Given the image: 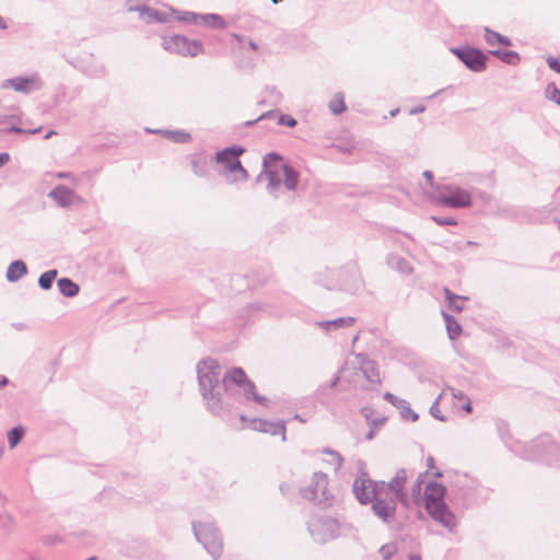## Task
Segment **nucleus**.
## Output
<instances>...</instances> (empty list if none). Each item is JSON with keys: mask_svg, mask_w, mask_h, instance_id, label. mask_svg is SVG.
Segmentation results:
<instances>
[{"mask_svg": "<svg viewBox=\"0 0 560 560\" xmlns=\"http://www.w3.org/2000/svg\"><path fill=\"white\" fill-rule=\"evenodd\" d=\"M407 472L399 469L389 482L374 481L365 472L354 479L353 493L361 504H372L374 515L385 524L396 518L397 502L407 503Z\"/></svg>", "mask_w": 560, "mask_h": 560, "instance_id": "f03ea898", "label": "nucleus"}, {"mask_svg": "<svg viewBox=\"0 0 560 560\" xmlns=\"http://www.w3.org/2000/svg\"><path fill=\"white\" fill-rule=\"evenodd\" d=\"M30 132L36 133V132H38V129L31 130Z\"/></svg>", "mask_w": 560, "mask_h": 560, "instance_id": "774afa93", "label": "nucleus"}, {"mask_svg": "<svg viewBox=\"0 0 560 560\" xmlns=\"http://www.w3.org/2000/svg\"><path fill=\"white\" fill-rule=\"evenodd\" d=\"M264 176L268 179L267 190L275 198L281 185L289 191L298 188L300 173L289 164L282 163V158L277 153H268L262 160V171L258 175L257 180Z\"/></svg>", "mask_w": 560, "mask_h": 560, "instance_id": "7ed1b4c3", "label": "nucleus"}, {"mask_svg": "<svg viewBox=\"0 0 560 560\" xmlns=\"http://www.w3.org/2000/svg\"><path fill=\"white\" fill-rule=\"evenodd\" d=\"M436 201L450 208H467L471 206V195L458 186L445 185L439 188Z\"/></svg>", "mask_w": 560, "mask_h": 560, "instance_id": "1a4fd4ad", "label": "nucleus"}, {"mask_svg": "<svg viewBox=\"0 0 560 560\" xmlns=\"http://www.w3.org/2000/svg\"><path fill=\"white\" fill-rule=\"evenodd\" d=\"M196 539L214 559L222 555L223 544L218 528L210 522L192 523Z\"/></svg>", "mask_w": 560, "mask_h": 560, "instance_id": "6e6552de", "label": "nucleus"}, {"mask_svg": "<svg viewBox=\"0 0 560 560\" xmlns=\"http://www.w3.org/2000/svg\"><path fill=\"white\" fill-rule=\"evenodd\" d=\"M339 380H340V376H336L335 380H332V382H331V387H335Z\"/></svg>", "mask_w": 560, "mask_h": 560, "instance_id": "6e6d98bb", "label": "nucleus"}, {"mask_svg": "<svg viewBox=\"0 0 560 560\" xmlns=\"http://www.w3.org/2000/svg\"><path fill=\"white\" fill-rule=\"evenodd\" d=\"M324 453L330 457L327 460V463H329L331 466H334V469L337 471L342 466V463H343L342 456L338 452H336L334 450H329V448L324 450Z\"/></svg>", "mask_w": 560, "mask_h": 560, "instance_id": "2f4dec72", "label": "nucleus"}, {"mask_svg": "<svg viewBox=\"0 0 560 560\" xmlns=\"http://www.w3.org/2000/svg\"><path fill=\"white\" fill-rule=\"evenodd\" d=\"M190 165L192 173L198 177H207L209 175L208 161L202 154L190 156Z\"/></svg>", "mask_w": 560, "mask_h": 560, "instance_id": "aec40b11", "label": "nucleus"}, {"mask_svg": "<svg viewBox=\"0 0 560 560\" xmlns=\"http://www.w3.org/2000/svg\"><path fill=\"white\" fill-rule=\"evenodd\" d=\"M279 125H284V126H288V127H295L298 121L295 118L289 116V115H280L279 117Z\"/></svg>", "mask_w": 560, "mask_h": 560, "instance_id": "4c0bfd02", "label": "nucleus"}, {"mask_svg": "<svg viewBox=\"0 0 560 560\" xmlns=\"http://www.w3.org/2000/svg\"><path fill=\"white\" fill-rule=\"evenodd\" d=\"M423 474H420L416 480V482L412 486V495L418 497L421 492V487L423 483Z\"/></svg>", "mask_w": 560, "mask_h": 560, "instance_id": "58836bf2", "label": "nucleus"}, {"mask_svg": "<svg viewBox=\"0 0 560 560\" xmlns=\"http://www.w3.org/2000/svg\"><path fill=\"white\" fill-rule=\"evenodd\" d=\"M24 431L21 427H15L8 432V442L10 448H14L22 440Z\"/></svg>", "mask_w": 560, "mask_h": 560, "instance_id": "7c9ffc66", "label": "nucleus"}, {"mask_svg": "<svg viewBox=\"0 0 560 560\" xmlns=\"http://www.w3.org/2000/svg\"><path fill=\"white\" fill-rule=\"evenodd\" d=\"M198 384L201 396L208 410L220 415L223 410L222 395L228 390L229 383L237 385L247 400L253 399L261 406H268V399L255 392V384L249 381L245 372L235 368L225 375H221V368L215 359L208 358L197 364Z\"/></svg>", "mask_w": 560, "mask_h": 560, "instance_id": "f257e3e1", "label": "nucleus"}, {"mask_svg": "<svg viewBox=\"0 0 560 560\" xmlns=\"http://www.w3.org/2000/svg\"><path fill=\"white\" fill-rule=\"evenodd\" d=\"M451 51L471 71L482 72L487 67V56L472 47L452 48Z\"/></svg>", "mask_w": 560, "mask_h": 560, "instance_id": "9b49d317", "label": "nucleus"}, {"mask_svg": "<svg viewBox=\"0 0 560 560\" xmlns=\"http://www.w3.org/2000/svg\"><path fill=\"white\" fill-rule=\"evenodd\" d=\"M398 112H399V109H398V108H397V109L392 110V112H390V116H392V117L396 116Z\"/></svg>", "mask_w": 560, "mask_h": 560, "instance_id": "052dcab7", "label": "nucleus"}, {"mask_svg": "<svg viewBox=\"0 0 560 560\" xmlns=\"http://www.w3.org/2000/svg\"><path fill=\"white\" fill-rule=\"evenodd\" d=\"M546 61L550 69L560 73V62L555 57L549 56L546 58Z\"/></svg>", "mask_w": 560, "mask_h": 560, "instance_id": "ea45409f", "label": "nucleus"}, {"mask_svg": "<svg viewBox=\"0 0 560 560\" xmlns=\"http://www.w3.org/2000/svg\"><path fill=\"white\" fill-rule=\"evenodd\" d=\"M48 197L61 208H69L84 202V199L80 195L63 185L56 186L48 192Z\"/></svg>", "mask_w": 560, "mask_h": 560, "instance_id": "ddd939ff", "label": "nucleus"}, {"mask_svg": "<svg viewBox=\"0 0 560 560\" xmlns=\"http://www.w3.org/2000/svg\"><path fill=\"white\" fill-rule=\"evenodd\" d=\"M8 132H12V133H22V132H25V130H23L22 128H20L19 126H12L8 129Z\"/></svg>", "mask_w": 560, "mask_h": 560, "instance_id": "49530a36", "label": "nucleus"}, {"mask_svg": "<svg viewBox=\"0 0 560 560\" xmlns=\"http://www.w3.org/2000/svg\"><path fill=\"white\" fill-rule=\"evenodd\" d=\"M52 133H55V132L50 131L49 133L46 135V138H49Z\"/></svg>", "mask_w": 560, "mask_h": 560, "instance_id": "338daca9", "label": "nucleus"}, {"mask_svg": "<svg viewBox=\"0 0 560 560\" xmlns=\"http://www.w3.org/2000/svg\"><path fill=\"white\" fill-rule=\"evenodd\" d=\"M424 109H425L424 106H418V107L411 108L409 114L410 115H416V114L424 112Z\"/></svg>", "mask_w": 560, "mask_h": 560, "instance_id": "de8ad7c7", "label": "nucleus"}, {"mask_svg": "<svg viewBox=\"0 0 560 560\" xmlns=\"http://www.w3.org/2000/svg\"><path fill=\"white\" fill-rule=\"evenodd\" d=\"M0 28H2V30L7 28V24L4 23V21L2 20L1 16H0Z\"/></svg>", "mask_w": 560, "mask_h": 560, "instance_id": "4d7b16f0", "label": "nucleus"}, {"mask_svg": "<svg viewBox=\"0 0 560 560\" xmlns=\"http://www.w3.org/2000/svg\"><path fill=\"white\" fill-rule=\"evenodd\" d=\"M354 322H355L354 317L348 316V317H338L332 320L317 322L316 325L319 326L320 328L329 331L331 329H339V328L351 326L354 324Z\"/></svg>", "mask_w": 560, "mask_h": 560, "instance_id": "412c9836", "label": "nucleus"}, {"mask_svg": "<svg viewBox=\"0 0 560 560\" xmlns=\"http://www.w3.org/2000/svg\"><path fill=\"white\" fill-rule=\"evenodd\" d=\"M11 120H18L15 115H0V124H7Z\"/></svg>", "mask_w": 560, "mask_h": 560, "instance_id": "79ce46f5", "label": "nucleus"}, {"mask_svg": "<svg viewBox=\"0 0 560 560\" xmlns=\"http://www.w3.org/2000/svg\"><path fill=\"white\" fill-rule=\"evenodd\" d=\"M423 176L427 178L430 185L433 184V174L430 171H424Z\"/></svg>", "mask_w": 560, "mask_h": 560, "instance_id": "09e8293b", "label": "nucleus"}, {"mask_svg": "<svg viewBox=\"0 0 560 560\" xmlns=\"http://www.w3.org/2000/svg\"><path fill=\"white\" fill-rule=\"evenodd\" d=\"M280 490L282 491V493H285L284 485L280 486Z\"/></svg>", "mask_w": 560, "mask_h": 560, "instance_id": "0e129e2a", "label": "nucleus"}, {"mask_svg": "<svg viewBox=\"0 0 560 560\" xmlns=\"http://www.w3.org/2000/svg\"><path fill=\"white\" fill-rule=\"evenodd\" d=\"M42 86L43 81L36 73L30 77H15L12 79H7L1 83V89H13L14 91L23 94H30L33 91L39 90Z\"/></svg>", "mask_w": 560, "mask_h": 560, "instance_id": "f8f14e48", "label": "nucleus"}, {"mask_svg": "<svg viewBox=\"0 0 560 560\" xmlns=\"http://www.w3.org/2000/svg\"><path fill=\"white\" fill-rule=\"evenodd\" d=\"M328 481L326 474L314 472L308 483L300 489L301 497L316 505L330 506L334 495L328 489Z\"/></svg>", "mask_w": 560, "mask_h": 560, "instance_id": "39448f33", "label": "nucleus"}, {"mask_svg": "<svg viewBox=\"0 0 560 560\" xmlns=\"http://www.w3.org/2000/svg\"><path fill=\"white\" fill-rule=\"evenodd\" d=\"M545 94L548 100L553 101L560 105V90L556 86L555 83H549L547 85Z\"/></svg>", "mask_w": 560, "mask_h": 560, "instance_id": "72a5a7b5", "label": "nucleus"}, {"mask_svg": "<svg viewBox=\"0 0 560 560\" xmlns=\"http://www.w3.org/2000/svg\"><path fill=\"white\" fill-rule=\"evenodd\" d=\"M59 292L66 298H73L78 295L80 288L69 278H61L57 281Z\"/></svg>", "mask_w": 560, "mask_h": 560, "instance_id": "4be33fe9", "label": "nucleus"}, {"mask_svg": "<svg viewBox=\"0 0 560 560\" xmlns=\"http://www.w3.org/2000/svg\"><path fill=\"white\" fill-rule=\"evenodd\" d=\"M140 13V18L147 22L158 21L165 22L166 14L149 7H138L136 9Z\"/></svg>", "mask_w": 560, "mask_h": 560, "instance_id": "5701e85b", "label": "nucleus"}, {"mask_svg": "<svg viewBox=\"0 0 560 560\" xmlns=\"http://www.w3.org/2000/svg\"><path fill=\"white\" fill-rule=\"evenodd\" d=\"M58 271L56 269L48 270L40 275L38 279V284L43 290H49L52 285L55 278L57 277Z\"/></svg>", "mask_w": 560, "mask_h": 560, "instance_id": "c756f323", "label": "nucleus"}, {"mask_svg": "<svg viewBox=\"0 0 560 560\" xmlns=\"http://www.w3.org/2000/svg\"><path fill=\"white\" fill-rule=\"evenodd\" d=\"M9 384V380L7 376L0 375V387H3Z\"/></svg>", "mask_w": 560, "mask_h": 560, "instance_id": "8fccbe9b", "label": "nucleus"}, {"mask_svg": "<svg viewBox=\"0 0 560 560\" xmlns=\"http://www.w3.org/2000/svg\"><path fill=\"white\" fill-rule=\"evenodd\" d=\"M56 177L60 179H69L72 178V175L70 173L59 172L56 174Z\"/></svg>", "mask_w": 560, "mask_h": 560, "instance_id": "a18cd8bd", "label": "nucleus"}, {"mask_svg": "<svg viewBox=\"0 0 560 560\" xmlns=\"http://www.w3.org/2000/svg\"><path fill=\"white\" fill-rule=\"evenodd\" d=\"M431 220L438 223L439 225H456L457 221L453 217H435L432 215Z\"/></svg>", "mask_w": 560, "mask_h": 560, "instance_id": "e433bc0d", "label": "nucleus"}, {"mask_svg": "<svg viewBox=\"0 0 560 560\" xmlns=\"http://www.w3.org/2000/svg\"><path fill=\"white\" fill-rule=\"evenodd\" d=\"M162 46L165 50L170 52L191 57L197 56L202 49V45L200 42L189 40L185 36L180 35L163 37Z\"/></svg>", "mask_w": 560, "mask_h": 560, "instance_id": "9d476101", "label": "nucleus"}, {"mask_svg": "<svg viewBox=\"0 0 560 560\" xmlns=\"http://www.w3.org/2000/svg\"><path fill=\"white\" fill-rule=\"evenodd\" d=\"M357 360L358 364H360V373L366 378V381L372 385H378L381 380L375 363L363 354H359Z\"/></svg>", "mask_w": 560, "mask_h": 560, "instance_id": "2eb2a0df", "label": "nucleus"}, {"mask_svg": "<svg viewBox=\"0 0 560 560\" xmlns=\"http://www.w3.org/2000/svg\"><path fill=\"white\" fill-rule=\"evenodd\" d=\"M427 465H428L429 469H433L434 468V459H433V457L430 456V457L427 458Z\"/></svg>", "mask_w": 560, "mask_h": 560, "instance_id": "3c124183", "label": "nucleus"}, {"mask_svg": "<svg viewBox=\"0 0 560 560\" xmlns=\"http://www.w3.org/2000/svg\"><path fill=\"white\" fill-rule=\"evenodd\" d=\"M443 317L445 320L446 330H447L450 339H452V340L456 339L462 332L460 325L453 316H451L450 314H447L445 312H443Z\"/></svg>", "mask_w": 560, "mask_h": 560, "instance_id": "393cba45", "label": "nucleus"}, {"mask_svg": "<svg viewBox=\"0 0 560 560\" xmlns=\"http://www.w3.org/2000/svg\"><path fill=\"white\" fill-rule=\"evenodd\" d=\"M464 409L468 412L471 411V405L469 401L464 406Z\"/></svg>", "mask_w": 560, "mask_h": 560, "instance_id": "13d9d810", "label": "nucleus"}, {"mask_svg": "<svg viewBox=\"0 0 560 560\" xmlns=\"http://www.w3.org/2000/svg\"><path fill=\"white\" fill-rule=\"evenodd\" d=\"M10 160V155L8 153H0V166L8 163Z\"/></svg>", "mask_w": 560, "mask_h": 560, "instance_id": "c03bdc74", "label": "nucleus"}, {"mask_svg": "<svg viewBox=\"0 0 560 560\" xmlns=\"http://www.w3.org/2000/svg\"><path fill=\"white\" fill-rule=\"evenodd\" d=\"M445 487L439 482L430 481L424 489V505L428 513L448 529L456 526L454 514L444 502Z\"/></svg>", "mask_w": 560, "mask_h": 560, "instance_id": "20e7f679", "label": "nucleus"}, {"mask_svg": "<svg viewBox=\"0 0 560 560\" xmlns=\"http://www.w3.org/2000/svg\"><path fill=\"white\" fill-rule=\"evenodd\" d=\"M442 398V394H440L436 399L434 400V402L432 404L431 408H430V413L438 420H441V421H444L445 418L442 416L441 413V410L439 408V402Z\"/></svg>", "mask_w": 560, "mask_h": 560, "instance_id": "c9c22d12", "label": "nucleus"}, {"mask_svg": "<svg viewBox=\"0 0 560 560\" xmlns=\"http://www.w3.org/2000/svg\"><path fill=\"white\" fill-rule=\"evenodd\" d=\"M444 294L451 310L455 312L463 311V304L460 303V301L466 300V298L456 295L448 289H444Z\"/></svg>", "mask_w": 560, "mask_h": 560, "instance_id": "cd10ccee", "label": "nucleus"}, {"mask_svg": "<svg viewBox=\"0 0 560 560\" xmlns=\"http://www.w3.org/2000/svg\"><path fill=\"white\" fill-rule=\"evenodd\" d=\"M191 15H197V14L192 13V12H185V13H183L182 16H179V20L185 21V22H192L194 23V20L191 19Z\"/></svg>", "mask_w": 560, "mask_h": 560, "instance_id": "37998d69", "label": "nucleus"}, {"mask_svg": "<svg viewBox=\"0 0 560 560\" xmlns=\"http://www.w3.org/2000/svg\"><path fill=\"white\" fill-rule=\"evenodd\" d=\"M397 409H399L400 416L406 420L417 421L418 415L410 408V405L407 400L400 399V401H397Z\"/></svg>", "mask_w": 560, "mask_h": 560, "instance_id": "bb28decb", "label": "nucleus"}, {"mask_svg": "<svg viewBox=\"0 0 560 560\" xmlns=\"http://www.w3.org/2000/svg\"><path fill=\"white\" fill-rule=\"evenodd\" d=\"M244 148L233 145L225 148L215 154V162L223 165L224 172L231 173V175L226 177V182L229 184L245 182L248 178L247 171L242 166L241 161L237 159L244 153Z\"/></svg>", "mask_w": 560, "mask_h": 560, "instance_id": "423d86ee", "label": "nucleus"}, {"mask_svg": "<svg viewBox=\"0 0 560 560\" xmlns=\"http://www.w3.org/2000/svg\"><path fill=\"white\" fill-rule=\"evenodd\" d=\"M253 429L269 433L271 435L280 434L282 436V441L285 440V427L282 422H270L261 419L253 420L252 422Z\"/></svg>", "mask_w": 560, "mask_h": 560, "instance_id": "dca6fc26", "label": "nucleus"}, {"mask_svg": "<svg viewBox=\"0 0 560 560\" xmlns=\"http://www.w3.org/2000/svg\"><path fill=\"white\" fill-rule=\"evenodd\" d=\"M26 273L27 267L25 262L22 260H15L9 265L5 277L9 282H16Z\"/></svg>", "mask_w": 560, "mask_h": 560, "instance_id": "a211bd4d", "label": "nucleus"}, {"mask_svg": "<svg viewBox=\"0 0 560 560\" xmlns=\"http://www.w3.org/2000/svg\"><path fill=\"white\" fill-rule=\"evenodd\" d=\"M374 438V431L370 430L366 434V440H372Z\"/></svg>", "mask_w": 560, "mask_h": 560, "instance_id": "864d4df0", "label": "nucleus"}, {"mask_svg": "<svg viewBox=\"0 0 560 560\" xmlns=\"http://www.w3.org/2000/svg\"><path fill=\"white\" fill-rule=\"evenodd\" d=\"M249 47L253 49V50H257V44L254 43V42H249Z\"/></svg>", "mask_w": 560, "mask_h": 560, "instance_id": "bf43d9fd", "label": "nucleus"}, {"mask_svg": "<svg viewBox=\"0 0 560 560\" xmlns=\"http://www.w3.org/2000/svg\"><path fill=\"white\" fill-rule=\"evenodd\" d=\"M340 279L338 287L347 291H354L360 288L361 278L358 268L353 265L338 272Z\"/></svg>", "mask_w": 560, "mask_h": 560, "instance_id": "4468645a", "label": "nucleus"}, {"mask_svg": "<svg viewBox=\"0 0 560 560\" xmlns=\"http://www.w3.org/2000/svg\"><path fill=\"white\" fill-rule=\"evenodd\" d=\"M307 529L316 542H327L339 536V522L328 515H314L307 523Z\"/></svg>", "mask_w": 560, "mask_h": 560, "instance_id": "0eeeda50", "label": "nucleus"}, {"mask_svg": "<svg viewBox=\"0 0 560 560\" xmlns=\"http://www.w3.org/2000/svg\"><path fill=\"white\" fill-rule=\"evenodd\" d=\"M383 397L386 401L390 402L395 407L397 406V401H400L401 399L388 392H386Z\"/></svg>", "mask_w": 560, "mask_h": 560, "instance_id": "a19ab883", "label": "nucleus"}, {"mask_svg": "<svg viewBox=\"0 0 560 560\" xmlns=\"http://www.w3.org/2000/svg\"><path fill=\"white\" fill-rule=\"evenodd\" d=\"M527 458H528V459H537V458H538V456H535V455H528V456H527Z\"/></svg>", "mask_w": 560, "mask_h": 560, "instance_id": "e2e57ef3", "label": "nucleus"}, {"mask_svg": "<svg viewBox=\"0 0 560 560\" xmlns=\"http://www.w3.org/2000/svg\"><path fill=\"white\" fill-rule=\"evenodd\" d=\"M194 23L196 24H206L215 28H224L225 22L222 16L213 13L200 14V15H191Z\"/></svg>", "mask_w": 560, "mask_h": 560, "instance_id": "6ab92c4d", "label": "nucleus"}, {"mask_svg": "<svg viewBox=\"0 0 560 560\" xmlns=\"http://www.w3.org/2000/svg\"><path fill=\"white\" fill-rule=\"evenodd\" d=\"M453 396H454L455 398H462V397H463V393H462V392H455V390H453Z\"/></svg>", "mask_w": 560, "mask_h": 560, "instance_id": "5fc2aeb1", "label": "nucleus"}, {"mask_svg": "<svg viewBox=\"0 0 560 560\" xmlns=\"http://www.w3.org/2000/svg\"><path fill=\"white\" fill-rule=\"evenodd\" d=\"M433 475H434L435 477H441V476H442V472H441L440 470H435V471L433 472Z\"/></svg>", "mask_w": 560, "mask_h": 560, "instance_id": "680f3d73", "label": "nucleus"}, {"mask_svg": "<svg viewBox=\"0 0 560 560\" xmlns=\"http://www.w3.org/2000/svg\"><path fill=\"white\" fill-rule=\"evenodd\" d=\"M388 267L401 275H410L413 271L411 265L399 255H389L386 260Z\"/></svg>", "mask_w": 560, "mask_h": 560, "instance_id": "f3484780", "label": "nucleus"}, {"mask_svg": "<svg viewBox=\"0 0 560 560\" xmlns=\"http://www.w3.org/2000/svg\"><path fill=\"white\" fill-rule=\"evenodd\" d=\"M383 422H384V420H383V419H382V420H376V421H375V424H381V423H383Z\"/></svg>", "mask_w": 560, "mask_h": 560, "instance_id": "69168bd1", "label": "nucleus"}, {"mask_svg": "<svg viewBox=\"0 0 560 560\" xmlns=\"http://www.w3.org/2000/svg\"><path fill=\"white\" fill-rule=\"evenodd\" d=\"M396 551L397 547L395 544H387L380 548V555L384 560H388Z\"/></svg>", "mask_w": 560, "mask_h": 560, "instance_id": "f704fd0d", "label": "nucleus"}, {"mask_svg": "<svg viewBox=\"0 0 560 560\" xmlns=\"http://www.w3.org/2000/svg\"><path fill=\"white\" fill-rule=\"evenodd\" d=\"M330 112L335 115H339L346 110V104L343 100V95L341 93H336L328 105Z\"/></svg>", "mask_w": 560, "mask_h": 560, "instance_id": "c85d7f7f", "label": "nucleus"}, {"mask_svg": "<svg viewBox=\"0 0 560 560\" xmlns=\"http://www.w3.org/2000/svg\"><path fill=\"white\" fill-rule=\"evenodd\" d=\"M164 133L167 135V137L173 141L178 143H185L191 139L190 135L183 130L164 131Z\"/></svg>", "mask_w": 560, "mask_h": 560, "instance_id": "473e14b6", "label": "nucleus"}, {"mask_svg": "<svg viewBox=\"0 0 560 560\" xmlns=\"http://www.w3.org/2000/svg\"><path fill=\"white\" fill-rule=\"evenodd\" d=\"M409 560H421V557L419 555H416V553H411L409 556Z\"/></svg>", "mask_w": 560, "mask_h": 560, "instance_id": "603ef678", "label": "nucleus"}, {"mask_svg": "<svg viewBox=\"0 0 560 560\" xmlns=\"http://www.w3.org/2000/svg\"><path fill=\"white\" fill-rule=\"evenodd\" d=\"M490 54L492 56L498 57L499 59H501L503 62H505L508 65H516V62L520 59L518 54L515 51H512V50L495 49V50H490Z\"/></svg>", "mask_w": 560, "mask_h": 560, "instance_id": "a878e982", "label": "nucleus"}, {"mask_svg": "<svg viewBox=\"0 0 560 560\" xmlns=\"http://www.w3.org/2000/svg\"><path fill=\"white\" fill-rule=\"evenodd\" d=\"M485 40L489 46L501 44L503 46H511L512 42L509 37H505L489 27H485Z\"/></svg>", "mask_w": 560, "mask_h": 560, "instance_id": "b1692460", "label": "nucleus"}]
</instances>
